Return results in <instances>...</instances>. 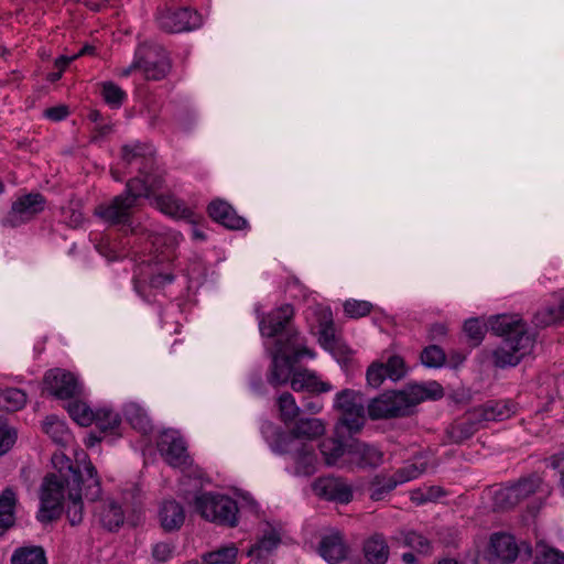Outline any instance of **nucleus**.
<instances>
[{"instance_id": "bb28decb", "label": "nucleus", "mask_w": 564, "mask_h": 564, "mask_svg": "<svg viewBox=\"0 0 564 564\" xmlns=\"http://www.w3.org/2000/svg\"><path fill=\"white\" fill-rule=\"evenodd\" d=\"M98 517L102 527L109 531L118 529L124 521L121 507L113 500H106L101 503Z\"/></svg>"}, {"instance_id": "aec40b11", "label": "nucleus", "mask_w": 564, "mask_h": 564, "mask_svg": "<svg viewBox=\"0 0 564 564\" xmlns=\"http://www.w3.org/2000/svg\"><path fill=\"white\" fill-rule=\"evenodd\" d=\"M279 454H291L294 462V473L297 476L310 477L317 470V456L312 445L307 443L293 444L291 449L278 452Z\"/></svg>"}, {"instance_id": "f03ea898", "label": "nucleus", "mask_w": 564, "mask_h": 564, "mask_svg": "<svg viewBox=\"0 0 564 564\" xmlns=\"http://www.w3.org/2000/svg\"><path fill=\"white\" fill-rule=\"evenodd\" d=\"M68 488L66 516L72 525L83 521V497L96 501L101 494L97 470L89 459L78 462L77 467L69 466V476L65 478Z\"/></svg>"}, {"instance_id": "f3484780", "label": "nucleus", "mask_w": 564, "mask_h": 564, "mask_svg": "<svg viewBox=\"0 0 564 564\" xmlns=\"http://www.w3.org/2000/svg\"><path fill=\"white\" fill-rule=\"evenodd\" d=\"M479 414L475 409L454 420L444 432L443 444L459 445L469 440L480 427Z\"/></svg>"}, {"instance_id": "603ef678", "label": "nucleus", "mask_w": 564, "mask_h": 564, "mask_svg": "<svg viewBox=\"0 0 564 564\" xmlns=\"http://www.w3.org/2000/svg\"><path fill=\"white\" fill-rule=\"evenodd\" d=\"M464 332L471 341L473 346H478L486 333V325L478 318H470L465 322Z\"/></svg>"}, {"instance_id": "b1692460", "label": "nucleus", "mask_w": 564, "mask_h": 564, "mask_svg": "<svg viewBox=\"0 0 564 564\" xmlns=\"http://www.w3.org/2000/svg\"><path fill=\"white\" fill-rule=\"evenodd\" d=\"M159 519L165 532L177 531L184 524L185 510L177 501L166 500L159 510Z\"/></svg>"}, {"instance_id": "4d7b16f0", "label": "nucleus", "mask_w": 564, "mask_h": 564, "mask_svg": "<svg viewBox=\"0 0 564 564\" xmlns=\"http://www.w3.org/2000/svg\"><path fill=\"white\" fill-rule=\"evenodd\" d=\"M217 223L229 229H242L247 225L246 219L238 216L232 207H230V213H226V216H224Z\"/></svg>"}, {"instance_id": "69168bd1", "label": "nucleus", "mask_w": 564, "mask_h": 564, "mask_svg": "<svg viewBox=\"0 0 564 564\" xmlns=\"http://www.w3.org/2000/svg\"><path fill=\"white\" fill-rule=\"evenodd\" d=\"M304 410L312 413V414H317L322 411L323 409V404L319 402V401H314V400H307L305 403H304Z\"/></svg>"}, {"instance_id": "6e6552de", "label": "nucleus", "mask_w": 564, "mask_h": 564, "mask_svg": "<svg viewBox=\"0 0 564 564\" xmlns=\"http://www.w3.org/2000/svg\"><path fill=\"white\" fill-rule=\"evenodd\" d=\"M134 182H127L122 194L115 196L108 203L95 207L94 214L110 226L130 225L131 217L138 204V198L132 192Z\"/></svg>"}, {"instance_id": "4be33fe9", "label": "nucleus", "mask_w": 564, "mask_h": 564, "mask_svg": "<svg viewBox=\"0 0 564 564\" xmlns=\"http://www.w3.org/2000/svg\"><path fill=\"white\" fill-rule=\"evenodd\" d=\"M294 311L291 305H283L271 313L260 322V332L263 336L274 337L286 329L293 317Z\"/></svg>"}, {"instance_id": "4c0bfd02", "label": "nucleus", "mask_w": 564, "mask_h": 564, "mask_svg": "<svg viewBox=\"0 0 564 564\" xmlns=\"http://www.w3.org/2000/svg\"><path fill=\"white\" fill-rule=\"evenodd\" d=\"M94 423L100 432L112 433L119 427L121 419L112 410L100 409L95 413Z\"/></svg>"}, {"instance_id": "c9c22d12", "label": "nucleus", "mask_w": 564, "mask_h": 564, "mask_svg": "<svg viewBox=\"0 0 564 564\" xmlns=\"http://www.w3.org/2000/svg\"><path fill=\"white\" fill-rule=\"evenodd\" d=\"M12 564H47L44 550L40 546L21 547L11 558Z\"/></svg>"}, {"instance_id": "2f4dec72", "label": "nucleus", "mask_w": 564, "mask_h": 564, "mask_svg": "<svg viewBox=\"0 0 564 564\" xmlns=\"http://www.w3.org/2000/svg\"><path fill=\"white\" fill-rule=\"evenodd\" d=\"M18 506L17 492L8 487L2 490V532L11 529L15 523V508Z\"/></svg>"}, {"instance_id": "052dcab7", "label": "nucleus", "mask_w": 564, "mask_h": 564, "mask_svg": "<svg viewBox=\"0 0 564 564\" xmlns=\"http://www.w3.org/2000/svg\"><path fill=\"white\" fill-rule=\"evenodd\" d=\"M172 551L173 547L169 543L160 542L153 546L152 555L156 561L165 562L170 558Z\"/></svg>"}, {"instance_id": "f8f14e48", "label": "nucleus", "mask_w": 564, "mask_h": 564, "mask_svg": "<svg viewBox=\"0 0 564 564\" xmlns=\"http://www.w3.org/2000/svg\"><path fill=\"white\" fill-rule=\"evenodd\" d=\"M64 499V482L57 475H48L42 484L41 508L37 519L41 522H50L57 519L62 512Z\"/></svg>"}, {"instance_id": "bf43d9fd", "label": "nucleus", "mask_w": 564, "mask_h": 564, "mask_svg": "<svg viewBox=\"0 0 564 564\" xmlns=\"http://www.w3.org/2000/svg\"><path fill=\"white\" fill-rule=\"evenodd\" d=\"M44 117L52 121H61L69 115V109L65 105H57L46 108L43 112Z\"/></svg>"}, {"instance_id": "5fc2aeb1", "label": "nucleus", "mask_w": 564, "mask_h": 564, "mask_svg": "<svg viewBox=\"0 0 564 564\" xmlns=\"http://www.w3.org/2000/svg\"><path fill=\"white\" fill-rule=\"evenodd\" d=\"M388 378L383 361L372 362L367 370V381L370 386L378 388Z\"/></svg>"}, {"instance_id": "2eb2a0df", "label": "nucleus", "mask_w": 564, "mask_h": 564, "mask_svg": "<svg viewBox=\"0 0 564 564\" xmlns=\"http://www.w3.org/2000/svg\"><path fill=\"white\" fill-rule=\"evenodd\" d=\"M312 489L316 496L337 503H349L352 500V487L346 479L335 476L317 478Z\"/></svg>"}, {"instance_id": "09e8293b", "label": "nucleus", "mask_w": 564, "mask_h": 564, "mask_svg": "<svg viewBox=\"0 0 564 564\" xmlns=\"http://www.w3.org/2000/svg\"><path fill=\"white\" fill-rule=\"evenodd\" d=\"M384 369H387V376L393 381L402 379L408 371V367L403 357L400 355H391L383 362Z\"/></svg>"}, {"instance_id": "58836bf2", "label": "nucleus", "mask_w": 564, "mask_h": 564, "mask_svg": "<svg viewBox=\"0 0 564 564\" xmlns=\"http://www.w3.org/2000/svg\"><path fill=\"white\" fill-rule=\"evenodd\" d=\"M278 406L281 420L288 424L299 417L301 409L297 406L294 397L284 392L278 398Z\"/></svg>"}, {"instance_id": "dca6fc26", "label": "nucleus", "mask_w": 564, "mask_h": 564, "mask_svg": "<svg viewBox=\"0 0 564 564\" xmlns=\"http://www.w3.org/2000/svg\"><path fill=\"white\" fill-rule=\"evenodd\" d=\"M44 383L51 394L62 400L75 398L82 391L77 378L72 372L62 369L47 371Z\"/></svg>"}, {"instance_id": "f704fd0d", "label": "nucleus", "mask_w": 564, "mask_h": 564, "mask_svg": "<svg viewBox=\"0 0 564 564\" xmlns=\"http://www.w3.org/2000/svg\"><path fill=\"white\" fill-rule=\"evenodd\" d=\"M531 557H534L533 564H564V554L543 542L535 544Z\"/></svg>"}, {"instance_id": "9d476101", "label": "nucleus", "mask_w": 564, "mask_h": 564, "mask_svg": "<svg viewBox=\"0 0 564 564\" xmlns=\"http://www.w3.org/2000/svg\"><path fill=\"white\" fill-rule=\"evenodd\" d=\"M334 408L340 413V423L349 433H358L365 425V400L361 393L344 389L335 398Z\"/></svg>"}, {"instance_id": "de8ad7c7", "label": "nucleus", "mask_w": 564, "mask_h": 564, "mask_svg": "<svg viewBox=\"0 0 564 564\" xmlns=\"http://www.w3.org/2000/svg\"><path fill=\"white\" fill-rule=\"evenodd\" d=\"M563 321L558 306H545L539 310L533 317L536 327H547Z\"/></svg>"}, {"instance_id": "49530a36", "label": "nucleus", "mask_w": 564, "mask_h": 564, "mask_svg": "<svg viewBox=\"0 0 564 564\" xmlns=\"http://www.w3.org/2000/svg\"><path fill=\"white\" fill-rule=\"evenodd\" d=\"M420 358L424 366L440 368L446 361V354L440 346L430 345L422 350Z\"/></svg>"}, {"instance_id": "a19ab883", "label": "nucleus", "mask_w": 564, "mask_h": 564, "mask_svg": "<svg viewBox=\"0 0 564 564\" xmlns=\"http://www.w3.org/2000/svg\"><path fill=\"white\" fill-rule=\"evenodd\" d=\"M403 543L416 551L420 554H431L432 553V542L430 539L424 536L422 533L411 530L402 533Z\"/></svg>"}, {"instance_id": "6ab92c4d", "label": "nucleus", "mask_w": 564, "mask_h": 564, "mask_svg": "<svg viewBox=\"0 0 564 564\" xmlns=\"http://www.w3.org/2000/svg\"><path fill=\"white\" fill-rule=\"evenodd\" d=\"M159 449L165 462L173 467H184L189 456L184 440L174 433H164L159 442Z\"/></svg>"}, {"instance_id": "ea45409f", "label": "nucleus", "mask_w": 564, "mask_h": 564, "mask_svg": "<svg viewBox=\"0 0 564 564\" xmlns=\"http://www.w3.org/2000/svg\"><path fill=\"white\" fill-rule=\"evenodd\" d=\"M67 411L70 417L82 426L90 425L94 422L96 413L83 401L69 402Z\"/></svg>"}, {"instance_id": "c85d7f7f", "label": "nucleus", "mask_w": 564, "mask_h": 564, "mask_svg": "<svg viewBox=\"0 0 564 564\" xmlns=\"http://www.w3.org/2000/svg\"><path fill=\"white\" fill-rule=\"evenodd\" d=\"M44 432L62 447L68 446L73 442V436L64 422L51 416L43 423Z\"/></svg>"}, {"instance_id": "a211bd4d", "label": "nucleus", "mask_w": 564, "mask_h": 564, "mask_svg": "<svg viewBox=\"0 0 564 564\" xmlns=\"http://www.w3.org/2000/svg\"><path fill=\"white\" fill-rule=\"evenodd\" d=\"M347 456L349 463L362 469L376 468L383 462V452L380 448L360 441H354L348 445Z\"/></svg>"}, {"instance_id": "e2e57ef3", "label": "nucleus", "mask_w": 564, "mask_h": 564, "mask_svg": "<svg viewBox=\"0 0 564 564\" xmlns=\"http://www.w3.org/2000/svg\"><path fill=\"white\" fill-rule=\"evenodd\" d=\"M111 130H112V123L110 121L104 120V121L97 123L95 127V131L97 134L93 137V140H96L99 137L109 134L111 132Z\"/></svg>"}, {"instance_id": "4468645a", "label": "nucleus", "mask_w": 564, "mask_h": 564, "mask_svg": "<svg viewBox=\"0 0 564 564\" xmlns=\"http://www.w3.org/2000/svg\"><path fill=\"white\" fill-rule=\"evenodd\" d=\"M46 199L40 193H30L19 197L13 204L6 218V225L18 227L32 220L45 208Z\"/></svg>"}, {"instance_id": "cd10ccee", "label": "nucleus", "mask_w": 564, "mask_h": 564, "mask_svg": "<svg viewBox=\"0 0 564 564\" xmlns=\"http://www.w3.org/2000/svg\"><path fill=\"white\" fill-rule=\"evenodd\" d=\"M479 414L480 422L502 421L508 419L514 410L507 402L486 403L485 405L474 408Z\"/></svg>"}, {"instance_id": "0e129e2a", "label": "nucleus", "mask_w": 564, "mask_h": 564, "mask_svg": "<svg viewBox=\"0 0 564 564\" xmlns=\"http://www.w3.org/2000/svg\"><path fill=\"white\" fill-rule=\"evenodd\" d=\"M447 333V328L443 324H435L430 329V338L432 340L438 339L440 337L445 336Z\"/></svg>"}, {"instance_id": "20e7f679", "label": "nucleus", "mask_w": 564, "mask_h": 564, "mask_svg": "<svg viewBox=\"0 0 564 564\" xmlns=\"http://www.w3.org/2000/svg\"><path fill=\"white\" fill-rule=\"evenodd\" d=\"M431 398L427 389L420 384H411L400 391H389L375 398L368 404V414L372 420L405 416L411 409Z\"/></svg>"}, {"instance_id": "e433bc0d", "label": "nucleus", "mask_w": 564, "mask_h": 564, "mask_svg": "<svg viewBox=\"0 0 564 564\" xmlns=\"http://www.w3.org/2000/svg\"><path fill=\"white\" fill-rule=\"evenodd\" d=\"M238 554V549L230 543L219 549L207 552L203 555V560L207 564H234Z\"/></svg>"}, {"instance_id": "c03bdc74", "label": "nucleus", "mask_w": 564, "mask_h": 564, "mask_svg": "<svg viewBox=\"0 0 564 564\" xmlns=\"http://www.w3.org/2000/svg\"><path fill=\"white\" fill-rule=\"evenodd\" d=\"M124 414L127 420L135 430H139L142 433H148L151 430L150 420L147 413L138 405L129 404L124 410Z\"/></svg>"}, {"instance_id": "7ed1b4c3", "label": "nucleus", "mask_w": 564, "mask_h": 564, "mask_svg": "<svg viewBox=\"0 0 564 564\" xmlns=\"http://www.w3.org/2000/svg\"><path fill=\"white\" fill-rule=\"evenodd\" d=\"M121 160L126 166L137 164L139 175L128 182H134L132 192L140 197L153 198L164 185V177L155 166L154 150L150 144L135 143L121 148Z\"/></svg>"}, {"instance_id": "79ce46f5", "label": "nucleus", "mask_w": 564, "mask_h": 564, "mask_svg": "<svg viewBox=\"0 0 564 564\" xmlns=\"http://www.w3.org/2000/svg\"><path fill=\"white\" fill-rule=\"evenodd\" d=\"M542 484V479L538 475H531L525 478H521L516 484H512L519 503L531 495L535 494Z\"/></svg>"}, {"instance_id": "0eeeda50", "label": "nucleus", "mask_w": 564, "mask_h": 564, "mask_svg": "<svg viewBox=\"0 0 564 564\" xmlns=\"http://www.w3.org/2000/svg\"><path fill=\"white\" fill-rule=\"evenodd\" d=\"M532 553L533 547L530 544L523 542L521 545H518L511 534L499 532L494 533L490 538L488 547L489 558H487L486 554H479L475 558V564H511L518 555L530 558Z\"/></svg>"}, {"instance_id": "39448f33", "label": "nucleus", "mask_w": 564, "mask_h": 564, "mask_svg": "<svg viewBox=\"0 0 564 564\" xmlns=\"http://www.w3.org/2000/svg\"><path fill=\"white\" fill-rule=\"evenodd\" d=\"M278 351L272 357L268 381L272 386H280L291 380V370L302 357H312V351L305 346L304 339L297 332L288 335L284 343L278 341Z\"/></svg>"}, {"instance_id": "9b49d317", "label": "nucleus", "mask_w": 564, "mask_h": 564, "mask_svg": "<svg viewBox=\"0 0 564 564\" xmlns=\"http://www.w3.org/2000/svg\"><path fill=\"white\" fill-rule=\"evenodd\" d=\"M134 67H140L147 79L160 80L170 72L171 63L162 46L144 44L137 50Z\"/></svg>"}, {"instance_id": "37998d69", "label": "nucleus", "mask_w": 564, "mask_h": 564, "mask_svg": "<svg viewBox=\"0 0 564 564\" xmlns=\"http://www.w3.org/2000/svg\"><path fill=\"white\" fill-rule=\"evenodd\" d=\"M26 403V393L17 388L2 390V409L14 412L21 410Z\"/></svg>"}, {"instance_id": "c756f323", "label": "nucleus", "mask_w": 564, "mask_h": 564, "mask_svg": "<svg viewBox=\"0 0 564 564\" xmlns=\"http://www.w3.org/2000/svg\"><path fill=\"white\" fill-rule=\"evenodd\" d=\"M281 542L278 532L271 528L267 529L262 536L249 549L248 555L262 558L267 556Z\"/></svg>"}, {"instance_id": "a18cd8bd", "label": "nucleus", "mask_w": 564, "mask_h": 564, "mask_svg": "<svg viewBox=\"0 0 564 564\" xmlns=\"http://www.w3.org/2000/svg\"><path fill=\"white\" fill-rule=\"evenodd\" d=\"M427 464L422 457H416L412 463L406 464L402 468H400L394 478L398 480V484H402L419 477L426 470Z\"/></svg>"}, {"instance_id": "423d86ee", "label": "nucleus", "mask_w": 564, "mask_h": 564, "mask_svg": "<svg viewBox=\"0 0 564 564\" xmlns=\"http://www.w3.org/2000/svg\"><path fill=\"white\" fill-rule=\"evenodd\" d=\"M194 508L202 518L226 527H235L238 521L237 502L228 496L202 492L194 497Z\"/></svg>"}, {"instance_id": "7c9ffc66", "label": "nucleus", "mask_w": 564, "mask_h": 564, "mask_svg": "<svg viewBox=\"0 0 564 564\" xmlns=\"http://www.w3.org/2000/svg\"><path fill=\"white\" fill-rule=\"evenodd\" d=\"M318 447L327 466L337 465L344 454L347 453L343 442L335 437L324 438Z\"/></svg>"}, {"instance_id": "f257e3e1", "label": "nucleus", "mask_w": 564, "mask_h": 564, "mask_svg": "<svg viewBox=\"0 0 564 564\" xmlns=\"http://www.w3.org/2000/svg\"><path fill=\"white\" fill-rule=\"evenodd\" d=\"M491 330L503 337L501 345L494 351V364L503 368L516 366L534 346V338L525 325L513 316L498 315L489 319Z\"/></svg>"}, {"instance_id": "864d4df0", "label": "nucleus", "mask_w": 564, "mask_h": 564, "mask_svg": "<svg viewBox=\"0 0 564 564\" xmlns=\"http://www.w3.org/2000/svg\"><path fill=\"white\" fill-rule=\"evenodd\" d=\"M372 310V304L367 301H346L344 304L345 313L351 318L367 316Z\"/></svg>"}, {"instance_id": "473e14b6", "label": "nucleus", "mask_w": 564, "mask_h": 564, "mask_svg": "<svg viewBox=\"0 0 564 564\" xmlns=\"http://www.w3.org/2000/svg\"><path fill=\"white\" fill-rule=\"evenodd\" d=\"M492 507L497 511H506L519 505L516 490L512 485L497 488L492 491Z\"/></svg>"}, {"instance_id": "72a5a7b5", "label": "nucleus", "mask_w": 564, "mask_h": 564, "mask_svg": "<svg viewBox=\"0 0 564 564\" xmlns=\"http://www.w3.org/2000/svg\"><path fill=\"white\" fill-rule=\"evenodd\" d=\"M398 485V480L393 477L377 475L369 486V496L371 500H382Z\"/></svg>"}, {"instance_id": "1a4fd4ad", "label": "nucleus", "mask_w": 564, "mask_h": 564, "mask_svg": "<svg viewBox=\"0 0 564 564\" xmlns=\"http://www.w3.org/2000/svg\"><path fill=\"white\" fill-rule=\"evenodd\" d=\"M325 432L326 425L322 419L297 417L289 433L280 432L276 434L272 449L274 452H285L291 449L293 444H301V440L314 441L323 436Z\"/></svg>"}, {"instance_id": "393cba45", "label": "nucleus", "mask_w": 564, "mask_h": 564, "mask_svg": "<svg viewBox=\"0 0 564 564\" xmlns=\"http://www.w3.org/2000/svg\"><path fill=\"white\" fill-rule=\"evenodd\" d=\"M364 554L371 564H384L389 557V546L382 534L376 533L364 543Z\"/></svg>"}, {"instance_id": "3c124183", "label": "nucleus", "mask_w": 564, "mask_h": 564, "mask_svg": "<svg viewBox=\"0 0 564 564\" xmlns=\"http://www.w3.org/2000/svg\"><path fill=\"white\" fill-rule=\"evenodd\" d=\"M102 97L108 105L118 108L123 102L126 93L118 85L108 82L102 85Z\"/></svg>"}, {"instance_id": "412c9836", "label": "nucleus", "mask_w": 564, "mask_h": 564, "mask_svg": "<svg viewBox=\"0 0 564 564\" xmlns=\"http://www.w3.org/2000/svg\"><path fill=\"white\" fill-rule=\"evenodd\" d=\"M321 556L329 564H338L346 558L348 547L339 531L330 532L322 538L318 546Z\"/></svg>"}, {"instance_id": "a878e982", "label": "nucleus", "mask_w": 564, "mask_h": 564, "mask_svg": "<svg viewBox=\"0 0 564 564\" xmlns=\"http://www.w3.org/2000/svg\"><path fill=\"white\" fill-rule=\"evenodd\" d=\"M151 205L172 217L185 218L191 215L186 205L171 194L154 196L151 198Z\"/></svg>"}, {"instance_id": "13d9d810", "label": "nucleus", "mask_w": 564, "mask_h": 564, "mask_svg": "<svg viewBox=\"0 0 564 564\" xmlns=\"http://www.w3.org/2000/svg\"><path fill=\"white\" fill-rule=\"evenodd\" d=\"M230 207L228 203L217 199L208 205V214L215 221H218L226 216V213H230Z\"/></svg>"}, {"instance_id": "680f3d73", "label": "nucleus", "mask_w": 564, "mask_h": 564, "mask_svg": "<svg viewBox=\"0 0 564 564\" xmlns=\"http://www.w3.org/2000/svg\"><path fill=\"white\" fill-rule=\"evenodd\" d=\"M174 280V275L171 273H159L151 278V285L159 288L163 286L167 283H171Z\"/></svg>"}, {"instance_id": "774afa93", "label": "nucleus", "mask_w": 564, "mask_h": 564, "mask_svg": "<svg viewBox=\"0 0 564 564\" xmlns=\"http://www.w3.org/2000/svg\"><path fill=\"white\" fill-rule=\"evenodd\" d=\"M564 464V453H557L550 457V465L557 469L562 467Z\"/></svg>"}, {"instance_id": "8fccbe9b", "label": "nucleus", "mask_w": 564, "mask_h": 564, "mask_svg": "<svg viewBox=\"0 0 564 564\" xmlns=\"http://www.w3.org/2000/svg\"><path fill=\"white\" fill-rule=\"evenodd\" d=\"M319 340L325 345H332L335 340V328L329 311H323L319 317Z\"/></svg>"}, {"instance_id": "ddd939ff", "label": "nucleus", "mask_w": 564, "mask_h": 564, "mask_svg": "<svg viewBox=\"0 0 564 564\" xmlns=\"http://www.w3.org/2000/svg\"><path fill=\"white\" fill-rule=\"evenodd\" d=\"M158 25L167 33L191 31L202 24L200 15L187 8L164 9L156 17Z\"/></svg>"}, {"instance_id": "338daca9", "label": "nucleus", "mask_w": 564, "mask_h": 564, "mask_svg": "<svg viewBox=\"0 0 564 564\" xmlns=\"http://www.w3.org/2000/svg\"><path fill=\"white\" fill-rule=\"evenodd\" d=\"M445 495V491L443 488L438 486L430 487L426 491V499L429 500H436Z\"/></svg>"}, {"instance_id": "5701e85b", "label": "nucleus", "mask_w": 564, "mask_h": 564, "mask_svg": "<svg viewBox=\"0 0 564 564\" xmlns=\"http://www.w3.org/2000/svg\"><path fill=\"white\" fill-rule=\"evenodd\" d=\"M290 384L295 392L319 394L332 390L328 382L322 381L315 372L307 369L294 371Z\"/></svg>"}, {"instance_id": "6e6d98bb", "label": "nucleus", "mask_w": 564, "mask_h": 564, "mask_svg": "<svg viewBox=\"0 0 564 564\" xmlns=\"http://www.w3.org/2000/svg\"><path fill=\"white\" fill-rule=\"evenodd\" d=\"M18 440L15 427L2 422V455L10 451Z\"/></svg>"}]
</instances>
